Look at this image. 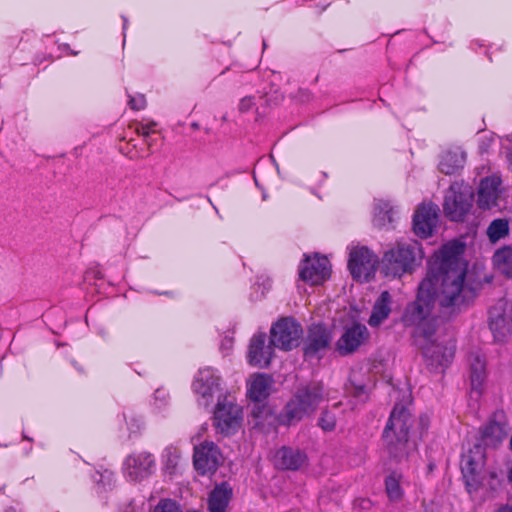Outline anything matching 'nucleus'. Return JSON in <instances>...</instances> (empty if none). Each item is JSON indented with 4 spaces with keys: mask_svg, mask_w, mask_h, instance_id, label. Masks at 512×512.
<instances>
[{
    "mask_svg": "<svg viewBox=\"0 0 512 512\" xmlns=\"http://www.w3.org/2000/svg\"><path fill=\"white\" fill-rule=\"evenodd\" d=\"M412 416L404 404H396L383 432V441L389 455L397 461L407 458L413 450L409 442Z\"/></svg>",
    "mask_w": 512,
    "mask_h": 512,
    "instance_id": "nucleus-2",
    "label": "nucleus"
},
{
    "mask_svg": "<svg viewBox=\"0 0 512 512\" xmlns=\"http://www.w3.org/2000/svg\"><path fill=\"white\" fill-rule=\"evenodd\" d=\"M465 163V153L459 147L448 149L442 156L439 169L442 173L450 175L457 172Z\"/></svg>",
    "mask_w": 512,
    "mask_h": 512,
    "instance_id": "nucleus-25",
    "label": "nucleus"
},
{
    "mask_svg": "<svg viewBox=\"0 0 512 512\" xmlns=\"http://www.w3.org/2000/svg\"><path fill=\"white\" fill-rule=\"evenodd\" d=\"M222 460V455L213 442L204 441L194 448V467L202 475L215 472Z\"/></svg>",
    "mask_w": 512,
    "mask_h": 512,
    "instance_id": "nucleus-12",
    "label": "nucleus"
},
{
    "mask_svg": "<svg viewBox=\"0 0 512 512\" xmlns=\"http://www.w3.org/2000/svg\"><path fill=\"white\" fill-rule=\"evenodd\" d=\"M330 341V334L323 326H312L307 337L306 354H315L326 349Z\"/></svg>",
    "mask_w": 512,
    "mask_h": 512,
    "instance_id": "nucleus-23",
    "label": "nucleus"
},
{
    "mask_svg": "<svg viewBox=\"0 0 512 512\" xmlns=\"http://www.w3.org/2000/svg\"><path fill=\"white\" fill-rule=\"evenodd\" d=\"M129 106L133 110H141L146 106V99L144 95L131 96L129 100Z\"/></svg>",
    "mask_w": 512,
    "mask_h": 512,
    "instance_id": "nucleus-35",
    "label": "nucleus"
},
{
    "mask_svg": "<svg viewBox=\"0 0 512 512\" xmlns=\"http://www.w3.org/2000/svg\"><path fill=\"white\" fill-rule=\"evenodd\" d=\"M254 106L253 98L251 97H244L240 100L239 103V110L241 112H247Z\"/></svg>",
    "mask_w": 512,
    "mask_h": 512,
    "instance_id": "nucleus-36",
    "label": "nucleus"
},
{
    "mask_svg": "<svg viewBox=\"0 0 512 512\" xmlns=\"http://www.w3.org/2000/svg\"><path fill=\"white\" fill-rule=\"evenodd\" d=\"M392 215V208L385 204L384 207L381 208L380 212L376 215L375 221L377 222L378 226H384L386 224V218L387 222H392Z\"/></svg>",
    "mask_w": 512,
    "mask_h": 512,
    "instance_id": "nucleus-33",
    "label": "nucleus"
},
{
    "mask_svg": "<svg viewBox=\"0 0 512 512\" xmlns=\"http://www.w3.org/2000/svg\"><path fill=\"white\" fill-rule=\"evenodd\" d=\"M273 386V380L266 374H253L247 381V396L256 402L266 399Z\"/></svg>",
    "mask_w": 512,
    "mask_h": 512,
    "instance_id": "nucleus-20",
    "label": "nucleus"
},
{
    "mask_svg": "<svg viewBox=\"0 0 512 512\" xmlns=\"http://www.w3.org/2000/svg\"><path fill=\"white\" fill-rule=\"evenodd\" d=\"M500 180L497 177L485 178L481 181L478 192L479 206L489 209L497 204Z\"/></svg>",
    "mask_w": 512,
    "mask_h": 512,
    "instance_id": "nucleus-22",
    "label": "nucleus"
},
{
    "mask_svg": "<svg viewBox=\"0 0 512 512\" xmlns=\"http://www.w3.org/2000/svg\"><path fill=\"white\" fill-rule=\"evenodd\" d=\"M463 250L458 241L444 245L420 282L416 299L407 305L403 321L416 328V335H434L437 319L450 317L464 303Z\"/></svg>",
    "mask_w": 512,
    "mask_h": 512,
    "instance_id": "nucleus-1",
    "label": "nucleus"
},
{
    "mask_svg": "<svg viewBox=\"0 0 512 512\" xmlns=\"http://www.w3.org/2000/svg\"><path fill=\"white\" fill-rule=\"evenodd\" d=\"M497 512H512V508H501Z\"/></svg>",
    "mask_w": 512,
    "mask_h": 512,
    "instance_id": "nucleus-38",
    "label": "nucleus"
},
{
    "mask_svg": "<svg viewBox=\"0 0 512 512\" xmlns=\"http://www.w3.org/2000/svg\"><path fill=\"white\" fill-rule=\"evenodd\" d=\"M300 278L312 285L325 281L330 275L329 260L325 256L307 257L299 267Z\"/></svg>",
    "mask_w": 512,
    "mask_h": 512,
    "instance_id": "nucleus-13",
    "label": "nucleus"
},
{
    "mask_svg": "<svg viewBox=\"0 0 512 512\" xmlns=\"http://www.w3.org/2000/svg\"><path fill=\"white\" fill-rule=\"evenodd\" d=\"M469 380L472 392L480 395L486 379V359L480 351H472L468 355Z\"/></svg>",
    "mask_w": 512,
    "mask_h": 512,
    "instance_id": "nucleus-18",
    "label": "nucleus"
},
{
    "mask_svg": "<svg viewBox=\"0 0 512 512\" xmlns=\"http://www.w3.org/2000/svg\"><path fill=\"white\" fill-rule=\"evenodd\" d=\"M438 222V207L433 204H422L415 212L413 220L414 232L422 237H429Z\"/></svg>",
    "mask_w": 512,
    "mask_h": 512,
    "instance_id": "nucleus-16",
    "label": "nucleus"
},
{
    "mask_svg": "<svg viewBox=\"0 0 512 512\" xmlns=\"http://www.w3.org/2000/svg\"><path fill=\"white\" fill-rule=\"evenodd\" d=\"M378 260L367 247H355L351 250L348 267L351 275L358 281H368L375 273Z\"/></svg>",
    "mask_w": 512,
    "mask_h": 512,
    "instance_id": "nucleus-10",
    "label": "nucleus"
},
{
    "mask_svg": "<svg viewBox=\"0 0 512 512\" xmlns=\"http://www.w3.org/2000/svg\"><path fill=\"white\" fill-rule=\"evenodd\" d=\"M305 459L299 450L283 447L275 454V465L281 469L295 470L304 464Z\"/></svg>",
    "mask_w": 512,
    "mask_h": 512,
    "instance_id": "nucleus-24",
    "label": "nucleus"
},
{
    "mask_svg": "<svg viewBox=\"0 0 512 512\" xmlns=\"http://www.w3.org/2000/svg\"><path fill=\"white\" fill-rule=\"evenodd\" d=\"M489 327L495 340L503 341L512 330V305L499 300L489 312Z\"/></svg>",
    "mask_w": 512,
    "mask_h": 512,
    "instance_id": "nucleus-11",
    "label": "nucleus"
},
{
    "mask_svg": "<svg viewBox=\"0 0 512 512\" xmlns=\"http://www.w3.org/2000/svg\"><path fill=\"white\" fill-rule=\"evenodd\" d=\"M486 234L492 243L505 238L509 234V223L506 219H495L487 228Z\"/></svg>",
    "mask_w": 512,
    "mask_h": 512,
    "instance_id": "nucleus-29",
    "label": "nucleus"
},
{
    "mask_svg": "<svg viewBox=\"0 0 512 512\" xmlns=\"http://www.w3.org/2000/svg\"><path fill=\"white\" fill-rule=\"evenodd\" d=\"M509 432L505 415L495 413L493 418L482 428L481 435L487 446H496L501 443Z\"/></svg>",
    "mask_w": 512,
    "mask_h": 512,
    "instance_id": "nucleus-17",
    "label": "nucleus"
},
{
    "mask_svg": "<svg viewBox=\"0 0 512 512\" xmlns=\"http://www.w3.org/2000/svg\"><path fill=\"white\" fill-rule=\"evenodd\" d=\"M416 343L433 369H444L454 356V347L439 343L433 335H416Z\"/></svg>",
    "mask_w": 512,
    "mask_h": 512,
    "instance_id": "nucleus-8",
    "label": "nucleus"
},
{
    "mask_svg": "<svg viewBox=\"0 0 512 512\" xmlns=\"http://www.w3.org/2000/svg\"><path fill=\"white\" fill-rule=\"evenodd\" d=\"M154 512H180L176 503L171 500H162L155 507Z\"/></svg>",
    "mask_w": 512,
    "mask_h": 512,
    "instance_id": "nucleus-34",
    "label": "nucleus"
},
{
    "mask_svg": "<svg viewBox=\"0 0 512 512\" xmlns=\"http://www.w3.org/2000/svg\"><path fill=\"white\" fill-rule=\"evenodd\" d=\"M302 335V327L291 317L279 319L270 330L271 344L285 351L298 347Z\"/></svg>",
    "mask_w": 512,
    "mask_h": 512,
    "instance_id": "nucleus-7",
    "label": "nucleus"
},
{
    "mask_svg": "<svg viewBox=\"0 0 512 512\" xmlns=\"http://www.w3.org/2000/svg\"><path fill=\"white\" fill-rule=\"evenodd\" d=\"M422 259V250L418 242H398L382 257V270L387 276L401 277L411 274Z\"/></svg>",
    "mask_w": 512,
    "mask_h": 512,
    "instance_id": "nucleus-4",
    "label": "nucleus"
},
{
    "mask_svg": "<svg viewBox=\"0 0 512 512\" xmlns=\"http://www.w3.org/2000/svg\"><path fill=\"white\" fill-rule=\"evenodd\" d=\"M485 464L486 456L480 447H475L463 455L461 471L470 490H477L482 486L488 475L495 476L486 469Z\"/></svg>",
    "mask_w": 512,
    "mask_h": 512,
    "instance_id": "nucleus-6",
    "label": "nucleus"
},
{
    "mask_svg": "<svg viewBox=\"0 0 512 512\" xmlns=\"http://www.w3.org/2000/svg\"><path fill=\"white\" fill-rule=\"evenodd\" d=\"M472 202V188L467 184L454 182L444 196L443 210L450 220L462 221L470 211Z\"/></svg>",
    "mask_w": 512,
    "mask_h": 512,
    "instance_id": "nucleus-5",
    "label": "nucleus"
},
{
    "mask_svg": "<svg viewBox=\"0 0 512 512\" xmlns=\"http://www.w3.org/2000/svg\"><path fill=\"white\" fill-rule=\"evenodd\" d=\"M220 378L210 368L201 369L193 383V389L207 406L211 403L214 395L220 391Z\"/></svg>",
    "mask_w": 512,
    "mask_h": 512,
    "instance_id": "nucleus-14",
    "label": "nucleus"
},
{
    "mask_svg": "<svg viewBox=\"0 0 512 512\" xmlns=\"http://www.w3.org/2000/svg\"><path fill=\"white\" fill-rule=\"evenodd\" d=\"M369 338V333L365 325L353 324L345 329L344 333L336 343L337 351L341 355H347L355 352Z\"/></svg>",
    "mask_w": 512,
    "mask_h": 512,
    "instance_id": "nucleus-15",
    "label": "nucleus"
},
{
    "mask_svg": "<svg viewBox=\"0 0 512 512\" xmlns=\"http://www.w3.org/2000/svg\"><path fill=\"white\" fill-rule=\"evenodd\" d=\"M274 354V346L266 344L265 334L255 335L250 342L248 358L252 365L267 366Z\"/></svg>",
    "mask_w": 512,
    "mask_h": 512,
    "instance_id": "nucleus-19",
    "label": "nucleus"
},
{
    "mask_svg": "<svg viewBox=\"0 0 512 512\" xmlns=\"http://www.w3.org/2000/svg\"><path fill=\"white\" fill-rule=\"evenodd\" d=\"M402 476L395 472L387 476L385 481L386 493L391 501H399L402 498Z\"/></svg>",
    "mask_w": 512,
    "mask_h": 512,
    "instance_id": "nucleus-30",
    "label": "nucleus"
},
{
    "mask_svg": "<svg viewBox=\"0 0 512 512\" xmlns=\"http://www.w3.org/2000/svg\"><path fill=\"white\" fill-rule=\"evenodd\" d=\"M126 465L129 477L133 480H141L151 473L154 460L150 454L143 452L128 457Z\"/></svg>",
    "mask_w": 512,
    "mask_h": 512,
    "instance_id": "nucleus-21",
    "label": "nucleus"
},
{
    "mask_svg": "<svg viewBox=\"0 0 512 512\" xmlns=\"http://www.w3.org/2000/svg\"><path fill=\"white\" fill-rule=\"evenodd\" d=\"M493 261L500 273L512 278V246H506L497 250Z\"/></svg>",
    "mask_w": 512,
    "mask_h": 512,
    "instance_id": "nucleus-28",
    "label": "nucleus"
},
{
    "mask_svg": "<svg viewBox=\"0 0 512 512\" xmlns=\"http://www.w3.org/2000/svg\"><path fill=\"white\" fill-rule=\"evenodd\" d=\"M328 399L321 382L313 381L300 386L284 407L280 421L285 425H292L306 417H310L319 405Z\"/></svg>",
    "mask_w": 512,
    "mask_h": 512,
    "instance_id": "nucleus-3",
    "label": "nucleus"
},
{
    "mask_svg": "<svg viewBox=\"0 0 512 512\" xmlns=\"http://www.w3.org/2000/svg\"><path fill=\"white\" fill-rule=\"evenodd\" d=\"M242 409L228 397L219 400L214 411V426L224 435L235 433L242 424Z\"/></svg>",
    "mask_w": 512,
    "mask_h": 512,
    "instance_id": "nucleus-9",
    "label": "nucleus"
},
{
    "mask_svg": "<svg viewBox=\"0 0 512 512\" xmlns=\"http://www.w3.org/2000/svg\"><path fill=\"white\" fill-rule=\"evenodd\" d=\"M509 167L512 170V152L509 154Z\"/></svg>",
    "mask_w": 512,
    "mask_h": 512,
    "instance_id": "nucleus-39",
    "label": "nucleus"
},
{
    "mask_svg": "<svg viewBox=\"0 0 512 512\" xmlns=\"http://www.w3.org/2000/svg\"><path fill=\"white\" fill-rule=\"evenodd\" d=\"M391 295L384 291L374 304L371 316L369 318V325L372 327H378L382 322L388 318L391 312Z\"/></svg>",
    "mask_w": 512,
    "mask_h": 512,
    "instance_id": "nucleus-26",
    "label": "nucleus"
},
{
    "mask_svg": "<svg viewBox=\"0 0 512 512\" xmlns=\"http://www.w3.org/2000/svg\"><path fill=\"white\" fill-rule=\"evenodd\" d=\"M351 393L357 397L361 398L364 394H366V387L362 385H353V390Z\"/></svg>",
    "mask_w": 512,
    "mask_h": 512,
    "instance_id": "nucleus-37",
    "label": "nucleus"
},
{
    "mask_svg": "<svg viewBox=\"0 0 512 512\" xmlns=\"http://www.w3.org/2000/svg\"><path fill=\"white\" fill-rule=\"evenodd\" d=\"M318 424L324 431L334 430L336 425L335 415L331 412L323 411Z\"/></svg>",
    "mask_w": 512,
    "mask_h": 512,
    "instance_id": "nucleus-31",
    "label": "nucleus"
},
{
    "mask_svg": "<svg viewBox=\"0 0 512 512\" xmlns=\"http://www.w3.org/2000/svg\"><path fill=\"white\" fill-rule=\"evenodd\" d=\"M156 126L155 122H150L148 124H143L140 122L132 123L129 128H133L138 135L143 137H147L153 131V128Z\"/></svg>",
    "mask_w": 512,
    "mask_h": 512,
    "instance_id": "nucleus-32",
    "label": "nucleus"
},
{
    "mask_svg": "<svg viewBox=\"0 0 512 512\" xmlns=\"http://www.w3.org/2000/svg\"><path fill=\"white\" fill-rule=\"evenodd\" d=\"M232 490L226 485L216 487L210 494L209 509L211 512H225Z\"/></svg>",
    "mask_w": 512,
    "mask_h": 512,
    "instance_id": "nucleus-27",
    "label": "nucleus"
}]
</instances>
